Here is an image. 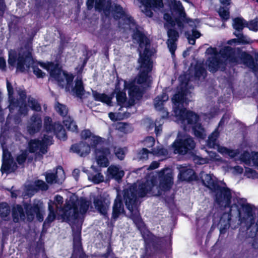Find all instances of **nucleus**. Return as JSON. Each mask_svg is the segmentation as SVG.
I'll list each match as a JSON object with an SVG mask.
<instances>
[{
  "instance_id": "nucleus-47",
  "label": "nucleus",
  "mask_w": 258,
  "mask_h": 258,
  "mask_svg": "<svg viewBox=\"0 0 258 258\" xmlns=\"http://www.w3.org/2000/svg\"><path fill=\"white\" fill-rule=\"evenodd\" d=\"M116 98L117 104L122 107L126 100V96L125 92L122 91L117 92Z\"/></svg>"
},
{
  "instance_id": "nucleus-6",
  "label": "nucleus",
  "mask_w": 258,
  "mask_h": 258,
  "mask_svg": "<svg viewBox=\"0 0 258 258\" xmlns=\"http://www.w3.org/2000/svg\"><path fill=\"white\" fill-rule=\"evenodd\" d=\"M24 48V51L18 53L15 50H11L9 52L8 60L9 65L12 67L15 66L17 62V70L21 73L25 71V67L27 69H29L33 62L31 44L28 43L25 44Z\"/></svg>"
},
{
  "instance_id": "nucleus-10",
  "label": "nucleus",
  "mask_w": 258,
  "mask_h": 258,
  "mask_svg": "<svg viewBox=\"0 0 258 258\" xmlns=\"http://www.w3.org/2000/svg\"><path fill=\"white\" fill-rule=\"evenodd\" d=\"M43 127L46 133H53L60 140L65 141L67 139V133L63 126L59 122H53L50 116L44 117Z\"/></svg>"
},
{
  "instance_id": "nucleus-29",
  "label": "nucleus",
  "mask_w": 258,
  "mask_h": 258,
  "mask_svg": "<svg viewBox=\"0 0 258 258\" xmlns=\"http://www.w3.org/2000/svg\"><path fill=\"white\" fill-rule=\"evenodd\" d=\"M58 171H61L64 173V171L62 166H57L56 167V171L55 173H45V180L47 183L52 184L57 182L58 179L57 175Z\"/></svg>"
},
{
  "instance_id": "nucleus-19",
  "label": "nucleus",
  "mask_w": 258,
  "mask_h": 258,
  "mask_svg": "<svg viewBox=\"0 0 258 258\" xmlns=\"http://www.w3.org/2000/svg\"><path fill=\"white\" fill-rule=\"evenodd\" d=\"M30 122L27 126V131L33 135L39 132L42 127V119L38 114H33L30 117Z\"/></svg>"
},
{
  "instance_id": "nucleus-49",
  "label": "nucleus",
  "mask_w": 258,
  "mask_h": 258,
  "mask_svg": "<svg viewBox=\"0 0 258 258\" xmlns=\"http://www.w3.org/2000/svg\"><path fill=\"white\" fill-rule=\"evenodd\" d=\"M218 14L223 21H227L230 18V13L228 9H225L223 7H220Z\"/></svg>"
},
{
  "instance_id": "nucleus-34",
  "label": "nucleus",
  "mask_w": 258,
  "mask_h": 258,
  "mask_svg": "<svg viewBox=\"0 0 258 258\" xmlns=\"http://www.w3.org/2000/svg\"><path fill=\"white\" fill-rule=\"evenodd\" d=\"M138 61L140 64L141 71H148V72H151L153 66L151 58L140 56Z\"/></svg>"
},
{
  "instance_id": "nucleus-54",
  "label": "nucleus",
  "mask_w": 258,
  "mask_h": 258,
  "mask_svg": "<svg viewBox=\"0 0 258 258\" xmlns=\"http://www.w3.org/2000/svg\"><path fill=\"white\" fill-rule=\"evenodd\" d=\"M114 153L116 158L119 160H123L125 156V153L123 148L114 147Z\"/></svg>"
},
{
  "instance_id": "nucleus-64",
  "label": "nucleus",
  "mask_w": 258,
  "mask_h": 258,
  "mask_svg": "<svg viewBox=\"0 0 258 258\" xmlns=\"http://www.w3.org/2000/svg\"><path fill=\"white\" fill-rule=\"evenodd\" d=\"M19 113L21 115H26L28 113V109L26 103H22V104L19 106Z\"/></svg>"
},
{
  "instance_id": "nucleus-17",
  "label": "nucleus",
  "mask_w": 258,
  "mask_h": 258,
  "mask_svg": "<svg viewBox=\"0 0 258 258\" xmlns=\"http://www.w3.org/2000/svg\"><path fill=\"white\" fill-rule=\"evenodd\" d=\"M95 154L97 163L100 167H107L109 166V162L108 157L110 154L109 148L101 147L96 149Z\"/></svg>"
},
{
  "instance_id": "nucleus-55",
  "label": "nucleus",
  "mask_w": 258,
  "mask_h": 258,
  "mask_svg": "<svg viewBox=\"0 0 258 258\" xmlns=\"http://www.w3.org/2000/svg\"><path fill=\"white\" fill-rule=\"evenodd\" d=\"M150 152L146 148H142L137 154L139 160H146L148 159L149 154Z\"/></svg>"
},
{
  "instance_id": "nucleus-13",
  "label": "nucleus",
  "mask_w": 258,
  "mask_h": 258,
  "mask_svg": "<svg viewBox=\"0 0 258 258\" xmlns=\"http://www.w3.org/2000/svg\"><path fill=\"white\" fill-rule=\"evenodd\" d=\"M1 172L7 175L15 172L18 168L11 153L7 149H3Z\"/></svg>"
},
{
  "instance_id": "nucleus-53",
  "label": "nucleus",
  "mask_w": 258,
  "mask_h": 258,
  "mask_svg": "<svg viewBox=\"0 0 258 258\" xmlns=\"http://www.w3.org/2000/svg\"><path fill=\"white\" fill-rule=\"evenodd\" d=\"M168 40H178V32L174 28H169L167 30Z\"/></svg>"
},
{
  "instance_id": "nucleus-15",
  "label": "nucleus",
  "mask_w": 258,
  "mask_h": 258,
  "mask_svg": "<svg viewBox=\"0 0 258 258\" xmlns=\"http://www.w3.org/2000/svg\"><path fill=\"white\" fill-rule=\"evenodd\" d=\"M55 109L56 112L63 118V123L68 130L72 131L78 130V126L74 119L70 116H67L69 110L66 105L57 102Z\"/></svg>"
},
{
  "instance_id": "nucleus-8",
  "label": "nucleus",
  "mask_w": 258,
  "mask_h": 258,
  "mask_svg": "<svg viewBox=\"0 0 258 258\" xmlns=\"http://www.w3.org/2000/svg\"><path fill=\"white\" fill-rule=\"evenodd\" d=\"M179 120L185 126H192L194 134L196 137L199 139H204L206 135L204 128L201 123L199 122L200 117L199 115L193 111L182 109L179 110Z\"/></svg>"
},
{
  "instance_id": "nucleus-7",
  "label": "nucleus",
  "mask_w": 258,
  "mask_h": 258,
  "mask_svg": "<svg viewBox=\"0 0 258 258\" xmlns=\"http://www.w3.org/2000/svg\"><path fill=\"white\" fill-rule=\"evenodd\" d=\"M222 58L230 63H237L239 59L242 62L249 68L255 66V63L252 56L246 51H243L240 47H237L235 50L229 46H224L220 51Z\"/></svg>"
},
{
  "instance_id": "nucleus-31",
  "label": "nucleus",
  "mask_w": 258,
  "mask_h": 258,
  "mask_svg": "<svg viewBox=\"0 0 258 258\" xmlns=\"http://www.w3.org/2000/svg\"><path fill=\"white\" fill-rule=\"evenodd\" d=\"M92 96L94 100L96 101L101 102L108 105L111 103V97H109L105 93H100L97 91L92 90Z\"/></svg>"
},
{
  "instance_id": "nucleus-41",
  "label": "nucleus",
  "mask_w": 258,
  "mask_h": 258,
  "mask_svg": "<svg viewBox=\"0 0 258 258\" xmlns=\"http://www.w3.org/2000/svg\"><path fill=\"white\" fill-rule=\"evenodd\" d=\"M28 102L29 107L32 110L36 112L41 111V106L36 99L30 97L28 98Z\"/></svg>"
},
{
  "instance_id": "nucleus-22",
  "label": "nucleus",
  "mask_w": 258,
  "mask_h": 258,
  "mask_svg": "<svg viewBox=\"0 0 258 258\" xmlns=\"http://www.w3.org/2000/svg\"><path fill=\"white\" fill-rule=\"evenodd\" d=\"M124 88L127 89L128 95L132 98L137 100L141 99L143 95V90L138 86L135 84L134 82L127 83L126 81H124Z\"/></svg>"
},
{
  "instance_id": "nucleus-40",
  "label": "nucleus",
  "mask_w": 258,
  "mask_h": 258,
  "mask_svg": "<svg viewBox=\"0 0 258 258\" xmlns=\"http://www.w3.org/2000/svg\"><path fill=\"white\" fill-rule=\"evenodd\" d=\"M80 206V211L82 214H84L88 211L91 205V202L84 198H81L78 205Z\"/></svg>"
},
{
  "instance_id": "nucleus-50",
  "label": "nucleus",
  "mask_w": 258,
  "mask_h": 258,
  "mask_svg": "<svg viewBox=\"0 0 258 258\" xmlns=\"http://www.w3.org/2000/svg\"><path fill=\"white\" fill-rule=\"evenodd\" d=\"M246 27L248 28L249 30L256 32L258 31V21L255 19L251 20L248 22L246 21Z\"/></svg>"
},
{
  "instance_id": "nucleus-39",
  "label": "nucleus",
  "mask_w": 258,
  "mask_h": 258,
  "mask_svg": "<svg viewBox=\"0 0 258 258\" xmlns=\"http://www.w3.org/2000/svg\"><path fill=\"white\" fill-rule=\"evenodd\" d=\"M246 21L242 17H236L233 19V27L238 32H242L246 27Z\"/></svg>"
},
{
  "instance_id": "nucleus-37",
  "label": "nucleus",
  "mask_w": 258,
  "mask_h": 258,
  "mask_svg": "<svg viewBox=\"0 0 258 258\" xmlns=\"http://www.w3.org/2000/svg\"><path fill=\"white\" fill-rule=\"evenodd\" d=\"M104 200L99 198H94L93 204L96 210L101 214L105 216L107 212L105 206L104 205Z\"/></svg>"
},
{
  "instance_id": "nucleus-4",
  "label": "nucleus",
  "mask_w": 258,
  "mask_h": 258,
  "mask_svg": "<svg viewBox=\"0 0 258 258\" xmlns=\"http://www.w3.org/2000/svg\"><path fill=\"white\" fill-rule=\"evenodd\" d=\"M23 206L19 204L14 206L12 210V216L13 221L15 223L19 222L20 219L21 221H25L26 215L28 221L31 222L35 218L39 222H42L44 220V208L43 203L38 202L31 204L25 202Z\"/></svg>"
},
{
  "instance_id": "nucleus-63",
  "label": "nucleus",
  "mask_w": 258,
  "mask_h": 258,
  "mask_svg": "<svg viewBox=\"0 0 258 258\" xmlns=\"http://www.w3.org/2000/svg\"><path fill=\"white\" fill-rule=\"evenodd\" d=\"M92 180L95 184H99L104 181V176L101 173H98L93 176Z\"/></svg>"
},
{
  "instance_id": "nucleus-16",
  "label": "nucleus",
  "mask_w": 258,
  "mask_h": 258,
  "mask_svg": "<svg viewBox=\"0 0 258 258\" xmlns=\"http://www.w3.org/2000/svg\"><path fill=\"white\" fill-rule=\"evenodd\" d=\"M188 89L186 86L181 87L180 90L177 93L175 94L172 98V101L175 106L174 108V112L175 116L179 119V110L182 109H186L184 107H180L179 105H183V103L185 102L186 96L188 93Z\"/></svg>"
},
{
  "instance_id": "nucleus-58",
  "label": "nucleus",
  "mask_w": 258,
  "mask_h": 258,
  "mask_svg": "<svg viewBox=\"0 0 258 258\" xmlns=\"http://www.w3.org/2000/svg\"><path fill=\"white\" fill-rule=\"evenodd\" d=\"M102 142V138L101 137L96 136H92V137L91 138V142L90 144V148L92 147L95 150L97 149L96 148L97 146Z\"/></svg>"
},
{
  "instance_id": "nucleus-18",
  "label": "nucleus",
  "mask_w": 258,
  "mask_h": 258,
  "mask_svg": "<svg viewBox=\"0 0 258 258\" xmlns=\"http://www.w3.org/2000/svg\"><path fill=\"white\" fill-rule=\"evenodd\" d=\"M125 213L121 196L118 193L112 206L111 220L115 221L119 216Z\"/></svg>"
},
{
  "instance_id": "nucleus-12",
  "label": "nucleus",
  "mask_w": 258,
  "mask_h": 258,
  "mask_svg": "<svg viewBox=\"0 0 258 258\" xmlns=\"http://www.w3.org/2000/svg\"><path fill=\"white\" fill-rule=\"evenodd\" d=\"M158 192L167 191L171 189L173 184V173L167 168H163L158 172Z\"/></svg>"
},
{
  "instance_id": "nucleus-56",
  "label": "nucleus",
  "mask_w": 258,
  "mask_h": 258,
  "mask_svg": "<svg viewBox=\"0 0 258 258\" xmlns=\"http://www.w3.org/2000/svg\"><path fill=\"white\" fill-rule=\"evenodd\" d=\"M239 159L241 161L245 164H249L251 160V157L248 151H244L240 155Z\"/></svg>"
},
{
  "instance_id": "nucleus-38",
  "label": "nucleus",
  "mask_w": 258,
  "mask_h": 258,
  "mask_svg": "<svg viewBox=\"0 0 258 258\" xmlns=\"http://www.w3.org/2000/svg\"><path fill=\"white\" fill-rule=\"evenodd\" d=\"M140 2L147 8H162L163 7L162 0H140Z\"/></svg>"
},
{
  "instance_id": "nucleus-1",
  "label": "nucleus",
  "mask_w": 258,
  "mask_h": 258,
  "mask_svg": "<svg viewBox=\"0 0 258 258\" xmlns=\"http://www.w3.org/2000/svg\"><path fill=\"white\" fill-rule=\"evenodd\" d=\"M218 187L213 193L214 203L219 208H229L228 214L232 212L237 214L241 224H243L249 230L255 223V214L252 205L246 203V199L234 197L232 199L231 190L227 186H217Z\"/></svg>"
},
{
  "instance_id": "nucleus-32",
  "label": "nucleus",
  "mask_w": 258,
  "mask_h": 258,
  "mask_svg": "<svg viewBox=\"0 0 258 258\" xmlns=\"http://www.w3.org/2000/svg\"><path fill=\"white\" fill-rule=\"evenodd\" d=\"M203 184L210 189L213 192L218 187L217 186H220L218 183L214 180L210 174H206L205 180H203Z\"/></svg>"
},
{
  "instance_id": "nucleus-2",
  "label": "nucleus",
  "mask_w": 258,
  "mask_h": 258,
  "mask_svg": "<svg viewBox=\"0 0 258 258\" xmlns=\"http://www.w3.org/2000/svg\"><path fill=\"white\" fill-rule=\"evenodd\" d=\"M157 184L155 176L149 177L144 182L133 183L123 189V198L126 208L131 213V218L139 231L145 227L139 211L138 210V198H143Z\"/></svg>"
},
{
  "instance_id": "nucleus-44",
  "label": "nucleus",
  "mask_w": 258,
  "mask_h": 258,
  "mask_svg": "<svg viewBox=\"0 0 258 258\" xmlns=\"http://www.w3.org/2000/svg\"><path fill=\"white\" fill-rule=\"evenodd\" d=\"M11 210L7 203H0V216L2 218L7 217L10 213Z\"/></svg>"
},
{
  "instance_id": "nucleus-43",
  "label": "nucleus",
  "mask_w": 258,
  "mask_h": 258,
  "mask_svg": "<svg viewBox=\"0 0 258 258\" xmlns=\"http://www.w3.org/2000/svg\"><path fill=\"white\" fill-rule=\"evenodd\" d=\"M28 152L27 150H22L21 154H18L16 157V161L17 164L20 166H24L28 156Z\"/></svg>"
},
{
  "instance_id": "nucleus-33",
  "label": "nucleus",
  "mask_w": 258,
  "mask_h": 258,
  "mask_svg": "<svg viewBox=\"0 0 258 258\" xmlns=\"http://www.w3.org/2000/svg\"><path fill=\"white\" fill-rule=\"evenodd\" d=\"M219 136V133L215 130L208 137L207 141V145L208 148L216 149L219 147L218 143V138Z\"/></svg>"
},
{
  "instance_id": "nucleus-24",
  "label": "nucleus",
  "mask_w": 258,
  "mask_h": 258,
  "mask_svg": "<svg viewBox=\"0 0 258 258\" xmlns=\"http://www.w3.org/2000/svg\"><path fill=\"white\" fill-rule=\"evenodd\" d=\"M169 7L172 16L179 15L180 17H184L185 16L186 13L180 1L171 0L169 4Z\"/></svg>"
},
{
  "instance_id": "nucleus-11",
  "label": "nucleus",
  "mask_w": 258,
  "mask_h": 258,
  "mask_svg": "<svg viewBox=\"0 0 258 258\" xmlns=\"http://www.w3.org/2000/svg\"><path fill=\"white\" fill-rule=\"evenodd\" d=\"M61 217L67 222L71 220H77L79 216L78 205L77 201L74 199L66 201L64 205L61 209Z\"/></svg>"
},
{
  "instance_id": "nucleus-27",
  "label": "nucleus",
  "mask_w": 258,
  "mask_h": 258,
  "mask_svg": "<svg viewBox=\"0 0 258 258\" xmlns=\"http://www.w3.org/2000/svg\"><path fill=\"white\" fill-rule=\"evenodd\" d=\"M50 67L49 69L50 76L58 82L63 81V79L61 76L62 72V67L57 62L50 63Z\"/></svg>"
},
{
  "instance_id": "nucleus-51",
  "label": "nucleus",
  "mask_w": 258,
  "mask_h": 258,
  "mask_svg": "<svg viewBox=\"0 0 258 258\" xmlns=\"http://www.w3.org/2000/svg\"><path fill=\"white\" fill-rule=\"evenodd\" d=\"M204 75H206V71L203 67L200 66L195 67L194 76L196 79L199 80Z\"/></svg>"
},
{
  "instance_id": "nucleus-36",
  "label": "nucleus",
  "mask_w": 258,
  "mask_h": 258,
  "mask_svg": "<svg viewBox=\"0 0 258 258\" xmlns=\"http://www.w3.org/2000/svg\"><path fill=\"white\" fill-rule=\"evenodd\" d=\"M63 203V199L62 197L59 195H56L54 198V200H49L48 204V206L50 205L52 208H54L56 212L58 211L61 212Z\"/></svg>"
},
{
  "instance_id": "nucleus-57",
  "label": "nucleus",
  "mask_w": 258,
  "mask_h": 258,
  "mask_svg": "<svg viewBox=\"0 0 258 258\" xmlns=\"http://www.w3.org/2000/svg\"><path fill=\"white\" fill-rule=\"evenodd\" d=\"M67 81L66 90H69L70 86H73V81L74 79V76L72 74H68L66 72H63Z\"/></svg>"
},
{
  "instance_id": "nucleus-14",
  "label": "nucleus",
  "mask_w": 258,
  "mask_h": 258,
  "mask_svg": "<svg viewBox=\"0 0 258 258\" xmlns=\"http://www.w3.org/2000/svg\"><path fill=\"white\" fill-rule=\"evenodd\" d=\"M81 227L73 229V250L71 258H86L87 255L83 250L82 243Z\"/></svg>"
},
{
  "instance_id": "nucleus-3",
  "label": "nucleus",
  "mask_w": 258,
  "mask_h": 258,
  "mask_svg": "<svg viewBox=\"0 0 258 258\" xmlns=\"http://www.w3.org/2000/svg\"><path fill=\"white\" fill-rule=\"evenodd\" d=\"M86 6L89 10L92 9L94 6L97 11L103 12L106 18H110L111 14L115 20L122 19L129 24H135L134 18L127 15L120 5L115 4L113 7L111 0H87Z\"/></svg>"
},
{
  "instance_id": "nucleus-23",
  "label": "nucleus",
  "mask_w": 258,
  "mask_h": 258,
  "mask_svg": "<svg viewBox=\"0 0 258 258\" xmlns=\"http://www.w3.org/2000/svg\"><path fill=\"white\" fill-rule=\"evenodd\" d=\"M178 177L181 181H191L197 179L195 171L187 166H180Z\"/></svg>"
},
{
  "instance_id": "nucleus-21",
  "label": "nucleus",
  "mask_w": 258,
  "mask_h": 258,
  "mask_svg": "<svg viewBox=\"0 0 258 258\" xmlns=\"http://www.w3.org/2000/svg\"><path fill=\"white\" fill-rule=\"evenodd\" d=\"M28 149L30 153H34L38 150L42 154H45L47 152L44 142L40 141L39 139H31L28 144Z\"/></svg>"
},
{
  "instance_id": "nucleus-60",
  "label": "nucleus",
  "mask_w": 258,
  "mask_h": 258,
  "mask_svg": "<svg viewBox=\"0 0 258 258\" xmlns=\"http://www.w3.org/2000/svg\"><path fill=\"white\" fill-rule=\"evenodd\" d=\"M171 15L169 13H165L164 14L163 19L171 27H174L175 26L174 19L172 17Z\"/></svg>"
},
{
  "instance_id": "nucleus-61",
  "label": "nucleus",
  "mask_w": 258,
  "mask_h": 258,
  "mask_svg": "<svg viewBox=\"0 0 258 258\" xmlns=\"http://www.w3.org/2000/svg\"><path fill=\"white\" fill-rule=\"evenodd\" d=\"M177 40H167V44L168 46V47L169 49L170 52L172 54H174L175 53V51L177 48V44L176 43V42Z\"/></svg>"
},
{
  "instance_id": "nucleus-9",
  "label": "nucleus",
  "mask_w": 258,
  "mask_h": 258,
  "mask_svg": "<svg viewBox=\"0 0 258 258\" xmlns=\"http://www.w3.org/2000/svg\"><path fill=\"white\" fill-rule=\"evenodd\" d=\"M174 152L179 155H185L190 153L196 147V143L189 136L176 140L172 144Z\"/></svg>"
},
{
  "instance_id": "nucleus-20",
  "label": "nucleus",
  "mask_w": 258,
  "mask_h": 258,
  "mask_svg": "<svg viewBox=\"0 0 258 258\" xmlns=\"http://www.w3.org/2000/svg\"><path fill=\"white\" fill-rule=\"evenodd\" d=\"M90 146L85 142H80L73 144L70 148V151L76 153L80 157H85L90 153Z\"/></svg>"
},
{
  "instance_id": "nucleus-42",
  "label": "nucleus",
  "mask_w": 258,
  "mask_h": 258,
  "mask_svg": "<svg viewBox=\"0 0 258 258\" xmlns=\"http://www.w3.org/2000/svg\"><path fill=\"white\" fill-rule=\"evenodd\" d=\"M175 24H177L178 27L180 28L184 27L183 23L189 24L190 22L194 23L192 19L186 17V14L184 17H180V16H177L174 18Z\"/></svg>"
},
{
  "instance_id": "nucleus-59",
  "label": "nucleus",
  "mask_w": 258,
  "mask_h": 258,
  "mask_svg": "<svg viewBox=\"0 0 258 258\" xmlns=\"http://www.w3.org/2000/svg\"><path fill=\"white\" fill-rule=\"evenodd\" d=\"M35 186L39 189L43 191L47 190L49 186L43 180L38 179L35 181Z\"/></svg>"
},
{
  "instance_id": "nucleus-35",
  "label": "nucleus",
  "mask_w": 258,
  "mask_h": 258,
  "mask_svg": "<svg viewBox=\"0 0 258 258\" xmlns=\"http://www.w3.org/2000/svg\"><path fill=\"white\" fill-rule=\"evenodd\" d=\"M223 63L222 60L216 56H214L209 60L208 70L211 72L215 73L218 70L220 65Z\"/></svg>"
},
{
  "instance_id": "nucleus-48",
  "label": "nucleus",
  "mask_w": 258,
  "mask_h": 258,
  "mask_svg": "<svg viewBox=\"0 0 258 258\" xmlns=\"http://www.w3.org/2000/svg\"><path fill=\"white\" fill-rule=\"evenodd\" d=\"M149 73L148 71L140 70L137 81V83L138 84H143L146 83L148 78V74Z\"/></svg>"
},
{
  "instance_id": "nucleus-45",
  "label": "nucleus",
  "mask_w": 258,
  "mask_h": 258,
  "mask_svg": "<svg viewBox=\"0 0 258 258\" xmlns=\"http://www.w3.org/2000/svg\"><path fill=\"white\" fill-rule=\"evenodd\" d=\"M109 256H111V258H118L115 256V253L113 251V248L110 241L108 242L106 252L100 254L99 257L100 258H108Z\"/></svg>"
},
{
  "instance_id": "nucleus-62",
  "label": "nucleus",
  "mask_w": 258,
  "mask_h": 258,
  "mask_svg": "<svg viewBox=\"0 0 258 258\" xmlns=\"http://www.w3.org/2000/svg\"><path fill=\"white\" fill-rule=\"evenodd\" d=\"M33 72L38 78H43L45 77L46 74L38 66H34L32 67Z\"/></svg>"
},
{
  "instance_id": "nucleus-26",
  "label": "nucleus",
  "mask_w": 258,
  "mask_h": 258,
  "mask_svg": "<svg viewBox=\"0 0 258 258\" xmlns=\"http://www.w3.org/2000/svg\"><path fill=\"white\" fill-rule=\"evenodd\" d=\"M124 175V171L116 166L111 165L107 168V176L109 178L114 179L119 182L121 180Z\"/></svg>"
},
{
  "instance_id": "nucleus-30",
  "label": "nucleus",
  "mask_w": 258,
  "mask_h": 258,
  "mask_svg": "<svg viewBox=\"0 0 258 258\" xmlns=\"http://www.w3.org/2000/svg\"><path fill=\"white\" fill-rule=\"evenodd\" d=\"M75 95L80 98H82L85 94V88L83 81L81 79H77L75 81V85L72 89Z\"/></svg>"
},
{
  "instance_id": "nucleus-52",
  "label": "nucleus",
  "mask_w": 258,
  "mask_h": 258,
  "mask_svg": "<svg viewBox=\"0 0 258 258\" xmlns=\"http://www.w3.org/2000/svg\"><path fill=\"white\" fill-rule=\"evenodd\" d=\"M151 42L149 41V44L145 43L143 45V48L145 47L143 53H142L141 51L140 52V56H145L146 58H150L152 55V52L150 49Z\"/></svg>"
},
{
  "instance_id": "nucleus-25",
  "label": "nucleus",
  "mask_w": 258,
  "mask_h": 258,
  "mask_svg": "<svg viewBox=\"0 0 258 258\" xmlns=\"http://www.w3.org/2000/svg\"><path fill=\"white\" fill-rule=\"evenodd\" d=\"M132 38L139 43L140 48H143L145 43L149 44L150 39L145 35L144 32L141 31L138 26L136 27L133 31Z\"/></svg>"
},
{
  "instance_id": "nucleus-46",
  "label": "nucleus",
  "mask_w": 258,
  "mask_h": 258,
  "mask_svg": "<svg viewBox=\"0 0 258 258\" xmlns=\"http://www.w3.org/2000/svg\"><path fill=\"white\" fill-rule=\"evenodd\" d=\"M233 34L237 38L239 44H247L250 43L249 39L244 36L242 32L238 33L235 32L233 33Z\"/></svg>"
},
{
  "instance_id": "nucleus-5",
  "label": "nucleus",
  "mask_w": 258,
  "mask_h": 258,
  "mask_svg": "<svg viewBox=\"0 0 258 258\" xmlns=\"http://www.w3.org/2000/svg\"><path fill=\"white\" fill-rule=\"evenodd\" d=\"M140 231L144 241L146 251L140 258H149V256L165 253L167 244L165 237L157 236L148 229H146L145 227Z\"/></svg>"
},
{
  "instance_id": "nucleus-28",
  "label": "nucleus",
  "mask_w": 258,
  "mask_h": 258,
  "mask_svg": "<svg viewBox=\"0 0 258 258\" xmlns=\"http://www.w3.org/2000/svg\"><path fill=\"white\" fill-rule=\"evenodd\" d=\"M48 215L44 221L43 222L42 225V231L43 232H46L47 229L50 227L51 223L55 220L56 217V213L57 212L55 210L54 208L51 205L48 206Z\"/></svg>"
}]
</instances>
